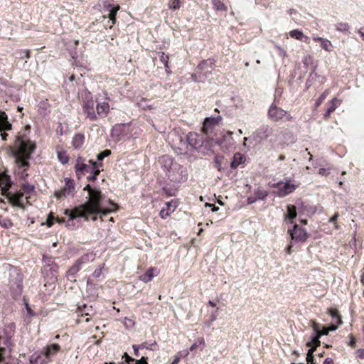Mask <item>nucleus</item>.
<instances>
[{"label":"nucleus","mask_w":364,"mask_h":364,"mask_svg":"<svg viewBox=\"0 0 364 364\" xmlns=\"http://www.w3.org/2000/svg\"><path fill=\"white\" fill-rule=\"evenodd\" d=\"M84 190L88 193V196L86 197L87 200L85 203L72 210L70 214L71 220L78 217L88 220L89 215H107L115 210L116 205L109 200H105L99 188H92L90 185H87Z\"/></svg>","instance_id":"obj_1"},{"label":"nucleus","mask_w":364,"mask_h":364,"mask_svg":"<svg viewBox=\"0 0 364 364\" xmlns=\"http://www.w3.org/2000/svg\"><path fill=\"white\" fill-rule=\"evenodd\" d=\"M17 150L15 153L16 163L18 166L17 174L25 179L28 174L26 171L29 166L28 160L36 149V144L29 140L19 139L16 142Z\"/></svg>","instance_id":"obj_2"},{"label":"nucleus","mask_w":364,"mask_h":364,"mask_svg":"<svg viewBox=\"0 0 364 364\" xmlns=\"http://www.w3.org/2000/svg\"><path fill=\"white\" fill-rule=\"evenodd\" d=\"M268 117L274 122H278L283 119H285L286 121L292 120V117L287 111L278 107L274 104H272L269 108Z\"/></svg>","instance_id":"obj_3"},{"label":"nucleus","mask_w":364,"mask_h":364,"mask_svg":"<svg viewBox=\"0 0 364 364\" xmlns=\"http://www.w3.org/2000/svg\"><path fill=\"white\" fill-rule=\"evenodd\" d=\"M213 65L214 61L212 59L205 60L201 62L198 66V70L200 72H198V74L192 75L193 80L195 82L203 81L202 74L203 76L206 77V75L210 73L213 70Z\"/></svg>","instance_id":"obj_4"},{"label":"nucleus","mask_w":364,"mask_h":364,"mask_svg":"<svg viewBox=\"0 0 364 364\" xmlns=\"http://www.w3.org/2000/svg\"><path fill=\"white\" fill-rule=\"evenodd\" d=\"M171 181L181 183L188 179V173L186 168L180 164H175L173 166L171 172L167 174Z\"/></svg>","instance_id":"obj_5"},{"label":"nucleus","mask_w":364,"mask_h":364,"mask_svg":"<svg viewBox=\"0 0 364 364\" xmlns=\"http://www.w3.org/2000/svg\"><path fill=\"white\" fill-rule=\"evenodd\" d=\"M272 186L277 188V190L274 191V193L280 198H283L293 193L297 188V186L291 183L290 181L285 183L278 182L274 183Z\"/></svg>","instance_id":"obj_6"},{"label":"nucleus","mask_w":364,"mask_h":364,"mask_svg":"<svg viewBox=\"0 0 364 364\" xmlns=\"http://www.w3.org/2000/svg\"><path fill=\"white\" fill-rule=\"evenodd\" d=\"M288 232L291 239L296 242H305L308 237L306 230L300 228L297 224H294L292 228H289Z\"/></svg>","instance_id":"obj_7"},{"label":"nucleus","mask_w":364,"mask_h":364,"mask_svg":"<svg viewBox=\"0 0 364 364\" xmlns=\"http://www.w3.org/2000/svg\"><path fill=\"white\" fill-rule=\"evenodd\" d=\"M215 143L218 144L223 150H230L234 145V139L232 132H228L223 134L220 139L215 140Z\"/></svg>","instance_id":"obj_8"},{"label":"nucleus","mask_w":364,"mask_h":364,"mask_svg":"<svg viewBox=\"0 0 364 364\" xmlns=\"http://www.w3.org/2000/svg\"><path fill=\"white\" fill-rule=\"evenodd\" d=\"M86 101H84L83 103V110L87 117L90 120H95L97 118V115L95 114V102L92 100V96L90 92L87 94Z\"/></svg>","instance_id":"obj_9"},{"label":"nucleus","mask_w":364,"mask_h":364,"mask_svg":"<svg viewBox=\"0 0 364 364\" xmlns=\"http://www.w3.org/2000/svg\"><path fill=\"white\" fill-rule=\"evenodd\" d=\"M75 193V182L73 180L65 178V185L63 189L56 191L55 195L58 198L73 196Z\"/></svg>","instance_id":"obj_10"},{"label":"nucleus","mask_w":364,"mask_h":364,"mask_svg":"<svg viewBox=\"0 0 364 364\" xmlns=\"http://www.w3.org/2000/svg\"><path fill=\"white\" fill-rule=\"evenodd\" d=\"M311 327L314 332H318V334H319L320 337L321 336L328 335L330 331H335L337 328V326L333 325L326 327L317 323L315 321L311 322Z\"/></svg>","instance_id":"obj_11"},{"label":"nucleus","mask_w":364,"mask_h":364,"mask_svg":"<svg viewBox=\"0 0 364 364\" xmlns=\"http://www.w3.org/2000/svg\"><path fill=\"white\" fill-rule=\"evenodd\" d=\"M159 162L163 168V170L166 173V175L171 172L173 166V159L167 155L162 156L160 157Z\"/></svg>","instance_id":"obj_12"},{"label":"nucleus","mask_w":364,"mask_h":364,"mask_svg":"<svg viewBox=\"0 0 364 364\" xmlns=\"http://www.w3.org/2000/svg\"><path fill=\"white\" fill-rule=\"evenodd\" d=\"M11 186L10 176L5 173H0V188L4 195H6Z\"/></svg>","instance_id":"obj_13"},{"label":"nucleus","mask_w":364,"mask_h":364,"mask_svg":"<svg viewBox=\"0 0 364 364\" xmlns=\"http://www.w3.org/2000/svg\"><path fill=\"white\" fill-rule=\"evenodd\" d=\"M6 196H7L9 202L12 203L13 205L19 208L23 207V203L22 201L23 197V193L18 192L14 194H10L9 193H8Z\"/></svg>","instance_id":"obj_14"},{"label":"nucleus","mask_w":364,"mask_h":364,"mask_svg":"<svg viewBox=\"0 0 364 364\" xmlns=\"http://www.w3.org/2000/svg\"><path fill=\"white\" fill-rule=\"evenodd\" d=\"M159 274V271L156 267L149 268L144 274H141L139 277V279L144 282L147 283L151 282L154 277H156Z\"/></svg>","instance_id":"obj_15"},{"label":"nucleus","mask_w":364,"mask_h":364,"mask_svg":"<svg viewBox=\"0 0 364 364\" xmlns=\"http://www.w3.org/2000/svg\"><path fill=\"white\" fill-rule=\"evenodd\" d=\"M297 215L296 207L293 205H288L287 206V213L284 215V220L288 224H295L294 220Z\"/></svg>","instance_id":"obj_16"},{"label":"nucleus","mask_w":364,"mask_h":364,"mask_svg":"<svg viewBox=\"0 0 364 364\" xmlns=\"http://www.w3.org/2000/svg\"><path fill=\"white\" fill-rule=\"evenodd\" d=\"M48 361L44 350L41 353L33 354L30 358L31 364H46Z\"/></svg>","instance_id":"obj_17"},{"label":"nucleus","mask_w":364,"mask_h":364,"mask_svg":"<svg viewBox=\"0 0 364 364\" xmlns=\"http://www.w3.org/2000/svg\"><path fill=\"white\" fill-rule=\"evenodd\" d=\"M187 141L193 149L200 147L202 144L199 135L194 132H190L187 135Z\"/></svg>","instance_id":"obj_18"},{"label":"nucleus","mask_w":364,"mask_h":364,"mask_svg":"<svg viewBox=\"0 0 364 364\" xmlns=\"http://www.w3.org/2000/svg\"><path fill=\"white\" fill-rule=\"evenodd\" d=\"M289 36L292 38L303 41L306 43H309L310 42L309 37L304 35L303 32L299 29H294L289 31Z\"/></svg>","instance_id":"obj_19"},{"label":"nucleus","mask_w":364,"mask_h":364,"mask_svg":"<svg viewBox=\"0 0 364 364\" xmlns=\"http://www.w3.org/2000/svg\"><path fill=\"white\" fill-rule=\"evenodd\" d=\"M109 103L106 101L98 102L96 106L97 113L101 117H105L109 111Z\"/></svg>","instance_id":"obj_20"},{"label":"nucleus","mask_w":364,"mask_h":364,"mask_svg":"<svg viewBox=\"0 0 364 364\" xmlns=\"http://www.w3.org/2000/svg\"><path fill=\"white\" fill-rule=\"evenodd\" d=\"M271 133L272 129L267 124H262L255 132L257 136L262 139L268 138Z\"/></svg>","instance_id":"obj_21"},{"label":"nucleus","mask_w":364,"mask_h":364,"mask_svg":"<svg viewBox=\"0 0 364 364\" xmlns=\"http://www.w3.org/2000/svg\"><path fill=\"white\" fill-rule=\"evenodd\" d=\"M81 264L77 261L67 272V278L70 281H75V275L81 269Z\"/></svg>","instance_id":"obj_22"},{"label":"nucleus","mask_w":364,"mask_h":364,"mask_svg":"<svg viewBox=\"0 0 364 364\" xmlns=\"http://www.w3.org/2000/svg\"><path fill=\"white\" fill-rule=\"evenodd\" d=\"M60 349V347L58 344H51L49 346H47L44 348V352L48 359L50 360V358L55 355Z\"/></svg>","instance_id":"obj_23"},{"label":"nucleus","mask_w":364,"mask_h":364,"mask_svg":"<svg viewBox=\"0 0 364 364\" xmlns=\"http://www.w3.org/2000/svg\"><path fill=\"white\" fill-rule=\"evenodd\" d=\"M11 124L7 121V116L4 112L0 113V131L9 130Z\"/></svg>","instance_id":"obj_24"},{"label":"nucleus","mask_w":364,"mask_h":364,"mask_svg":"<svg viewBox=\"0 0 364 364\" xmlns=\"http://www.w3.org/2000/svg\"><path fill=\"white\" fill-rule=\"evenodd\" d=\"M85 136L82 134H77L74 136L72 144L75 149H79L83 144Z\"/></svg>","instance_id":"obj_25"},{"label":"nucleus","mask_w":364,"mask_h":364,"mask_svg":"<svg viewBox=\"0 0 364 364\" xmlns=\"http://www.w3.org/2000/svg\"><path fill=\"white\" fill-rule=\"evenodd\" d=\"M217 123H218V120L213 117L206 118L204 122V124H203V132L207 133L208 132V129L212 128Z\"/></svg>","instance_id":"obj_26"},{"label":"nucleus","mask_w":364,"mask_h":364,"mask_svg":"<svg viewBox=\"0 0 364 364\" xmlns=\"http://www.w3.org/2000/svg\"><path fill=\"white\" fill-rule=\"evenodd\" d=\"M244 157L240 153H236L234 154L232 161L231 162V168H236L240 164L243 162Z\"/></svg>","instance_id":"obj_27"},{"label":"nucleus","mask_w":364,"mask_h":364,"mask_svg":"<svg viewBox=\"0 0 364 364\" xmlns=\"http://www.w3.org/2000/svg\"><path fill=\"white\" fill-rule=\"evenodd\" d=\"M89 164H86V169H83V173H92L96 169H100V166H102L101 164H97L95 161H93L92 160L89 161Z\"/></svg>","instance_id":"obj_28"},{"label":"nucleus","mask_w":364,"mask_h":364,"mask_svg":"<svg viewBox=\"0 0 364 364\" xmlns=\"http://www.w3.org/2000/svg\"><path fill=\"white\" fill-rule=\"evenodd\" d=\"M341 103V101L338 98H333L331 102V106L327 109L325 114V117H328L331 112H333L337 107Z\"/></svg>","instance_id":"obj_29"},{"label":"nucleus","mask_w":364,"mask_h":364,"mask_svg":"<svg viewBox=\"0 0 364 364\" xmlns=\"http://www.w3.org/2000/svg\"><path fill=\"white\" fill-rule=\"evenodd\" d=\"M319 338L320 336L319 334H318V332H314L313 335L311 336V341L307 343V346L311 347H315V348H316L321 344Z\"/></svg>","instance_id":"obj_30"},{"label":"nucleus","mask_w":364,"mask_h":364,"mask_svg":"<svg viewBox=\"0 0 364 364\" xmlns=\"http://www.w3.org/2000/svg\"><path fill=\"white\" fill-rule=\"evenodd\" d=\"M83 169H86V164L82 158L79 157L76 159L75 171L79 174V173H83Z\"/></svg>","instance_id":"obj_31"},{"label":"nucleus","mask_w":364,"mask_h":364,"mask_svg":"<svg viewBox=\"0 0 364 364\" xmlns=\"http://www.w3.org/2000/svg\"><path fill=\"white\" fill-rule=\"evenodd\" d=\"M95 259V255L93 253H86L81 256L77 261L81 264L93 261Z\"/></svg>","instance_id":"obj_32"},{"label":"nucleus","mask_w":364,"mask_h":364,"mask_svg":"<svg viewBox=\"0 0 364 364\" xmlns=\"http://www.w3.org/2000/svg\"><path fill=\"white\" fill-rule=\"evenodd\" d=\"M321 47L325 50L327 52L332 51V43L330 41H328L326 38H324L323 40H321V42L320 43Z\"/></svg>","instance_id":"obj_33"},{"label":"nucleus","mask_w":364,"mask_h":364,"mask_svg":"<svg viewBox=\"0 0 364 364\" xmlns=\"http://www.w3.org/2000/svg\"><path fill=\"white\" fill-rule=\"evenodd\" d=\"M205 346V340L203 338H198L197 341L191 346L190 350L191 351L196 350V348L201 347V350Z\"/></svg>","instance_id":"obj_34"},{"label":"nucleus","mask_w":364,"mask_h":364,"mask_svg":"<svg viewBox=\"0 0 364 364\" xmlns=\"http://www.w3.org/2000/svg\"><path fill=\"white\" fill-rule=\"evenodd\" d=\"M268 196V193L262 188H257L255 191V198L257 200H264Z\"/></svg>","instance_id":"obj_35"},{"label":"nucleus","mask_w":364,"mask_h":364,"mask_svg":"<svg viewBox=\"0 0 364 364\" xmlns=\"http://www.w3.org/2000/svg\"><path fill=\"white\" fill-rule=\"evenodd\" d=\"M159 59L161 62L164 65L166 71L167 73L169 72V68H168V56L166 55L164 53H159Z\"/></svg>","instance_id":"obj_36"},{"label":"nucleus","mask_w":364,"mask_h":364,"mask_svg":"<svg viewBox=\"0 0 364 364\" xmlns=\"http://www.w3.org/2000/svg\"><path fill=\"white\" fill-rule=\"evenodd\" d=\"M214 8L219 10H227V7L220 0H212Z\"/></svg>","instance_id":"obj_37"},{"label":"nucleus","mask_w":364,"mask_h":364,"mask_svg":"<svg viewBox=\"0 0 364 364\" xmlns=\"http://www.w3.org/2000/svg\"><path fill=\"white\" fill-rule=\"evenodd\" d=\"M336 28L338 31L346 32L349 29V26L346 23L340 22L336 25Z\"/></svg>","instance_id":"obj_38"},{"label":"nucleus","mask_w":364,"mask_h":364,"mask_svg":"<svg viewBox=\"0 0 364 364\" xmlns=\"http://www.w3.org/2000/svg\"><path fill=\"white\" fill-rule=\"evenodd\" d=\"M119 9V6L117 5L116 6L113 7L109 11V17L110 20L112 21V23H114V22H115V16Z\"/></svg>","instance_id":"obj_39"},{"label":"nucleus","mask_w":364,"mask_h":364,"mask_svg":"<svg viewBox=\"0 0 364 364\" xmlns=\"http://www.w3.org/2000/svg\"><path fill=\"white\" fill-rule=\"evenodd\" d=\"M111 154V151L109 149H105L103 151L99 153L97 156V161H100L104 159V158L109 156Z\"/></svg>","instance_id":"obj_40"},{"label":"nucleus","mask_w":364,"mask_h":364,"mask_svg":"<svg viewBox=\"0 0 364 364\" xmlns=\"http://www.w3.org/2000/svg\"><path fill=\"white\" fill-rule=\"evenodd\" d=\"M329 94V91L327 90L324 91L318 97L316 102V107H318L321 105V104L323 102V101L326 99L327 95Z\"/></svg>","instance_id":"obj_41"},{"label":"nucleus","mask_w":364,"mask_h":364,"mask_svg":"<svg viewBox=\"0 0 364 364\" xmlns=\"http://www.w3.org/2000/svg\"><path fill=\"white\" fill-rule=\"evenodd\" d=\"M168 6L173 10L178 9L180 7V0H170Z\"/></svg>","instance_id":"obj_42"},{"label":"nucleus","mask_w":364,"mask_h":364,"mask_svg":"<svg viewBox=\"0 0 364 364\" xmlns=\"http://www.w3.org/2000/svg\"><path fill=\"white\" fill-rule=\"evenodd\" d=\"M58 156L59 161L63 164H65L68 163L69 158H68V156L65 153L58 152Z\"/></svg>","instance_id":"obj_43"},{"label":"nucleus","mask_w":364,"mask_h":364,"mask_svg":"<svg viewBox=\"0 0 364 364\" xmlns=\"http://www.w3.org/2000/svg\"><path fill=\"white\" fill-rule=\"evenodd\" d=\"M103 268H104V266H102V267H100L99 268L96 269L92 274V277L96 279L100 278L102 274V269Z\"/></svg>","instance_id":"obj_44"},{"label":"nucleus","mask_w":364,"mask_h":364,"mask_svg":"<svg viewBox=\"0 0 364 364\" xmlns=\"http://www.w3.org/2000/svg\"><path fill=\"white\" fill-rule=\"evenodd\" d=\"M100 170L96 169L94 172L91 173L90 176L87 177V180L89 181H94L96 179L97 176L100 173Z\"/></svg>","instance_id":"obj_45"},{"label":"nucleus","mask_w":364,"mask_h":364,"mask_svg":"<svg viewBox=\"0 0 364 364\" xmlns=\"http://www.w3.org/2000/svg\"><path fill=\"white\" fill-rule=\"evenodd\" d=\"M34 189L33 186L29 185V184H23L22 186V190L26 193H30L33 191Z\"/></svg>","instance_id":"obj_46"},{"label":"nucleus","mask_w":364,"mask_h":364,"mask_svg":"<svg viewBox=\"0 0 364 364\" xmlns=\"http://www.w3.org/2000/svg\"><path fill=\"white\" fill-rule=\"evenodd\" d=\"M339 215L338 213H335L333 216H332L330 219H329V222L330 223H332L334 224V227L336 228V229H338L339 227L338 225V224L336 223V220L338 219Z\"/></svg>","instance_id":"obj_47"},{"label":"nucleus","mask_w":364,"mask_h":364,"mask_svg":"<svg viewBox=\"0 0 364 364\" xmlns=\"http://www.w3.org/2000/svg\"><path fill=\"white\" fill-rule=\"evenodd\" d=\"M330 169H331V168H321L318 170V173L321 176H327L328 174H330Z\"/></svg>","instance_id":"obj_48"},{"label":"nucleus","mask_w":364,"mask_h":364,"mask_svg":"<svg viewBox=\"0 0 364 364\" xmlns=\"http://www.w3.org/2000/svg\"><path fill=\"white\" fill-rule=\"evenodd\" d=\"M330 315L333 318H341L340 316L338 315V312L336 309H330L329 310Z\"/></svg>","instance_id":"obj_49"},{"label":"nucleus","mask_w":364,"mask_h":364,"mask_svg":"<svg viewBox=\"0 0 364 364\" xmlns=\"http://www.w3.org/2000/svg\"><path fill=\"white\" fill-rule=\"evenodd\" d=\"M170 215V212L168 210L162 209L159 215L161 218H166Z\"/></svg>","instance_id":"obj_50"},{"label":"nucleus","mask_w":364,"mask_h":364,"mask_svg":"<svg viewBox=\"0 0 364 364\" xmlns=\"http://www.w3.org/2000/svg\"><path fill=\"white\" fill-rule=\"evenodd\" d=\"M136 364H148L147 357H142L141 359L136 360Z\"/></svg>","instance_id":"obj_51"},{"label":"nucleus","mask_w":364,"mask_h":364,"mask_svg":"<svg viewBox=\"0 0 364 364\" xmlns=\"http://www.w3.org/2000/svg\"><path fill=\"white\" fill-rule=\"evenodd\" d=\"M1 225L6 227V228H8L9 225H11V223L10 221V220L9 219H4L1 223Z\"/></svg>","instance_id":"obj_52"},{"label":"nucleus","mask_w":364,"mask_h":364,"mask_svg":"<svg viewBox=\"0 0 364 364\" xmlns=\"http://www.w3.org/2000/svg\"><path fill=\"white\" fill-rule=\"evenodd\" d=\"M26 310L28 311V315L29 316H35V314L33 313L32 309L29 307V306H28V304L27 303H26Z\"/></svg>","instance_id":"obj_53"},{"label":"nucleus","mask_w":364,"mask_h":364,"mask_svg":"<svg viewBox=\"0 0 364 364\" xmlns=\"http://www.w3.org/2000/svg\"><path fill=\"white\" fill-rule=\"evenodd\" d=\"M121 129L122 126L120 125L114 127V129H112V135L114 136L115 134H117L118 132L121 131Z\"/></svg>","instance_id":"obj_54"},{"label":"nucleus","mask_w":364,"mask_h":364,"mask_svg":"<svg viewBox=\"0 0 364 364\" xmlns=\"http://www.w3.org/2000/svg\"><path fill=\"white\" fill-rule=\"evenodd\" d=\"M357 355L360 358H364V350L363 349H359L357 351Z\"/></svg>","instance_id":"obj_55"},{"label":"nucleus","mask_w":364,"mask_h":364,"mask_svg":"<svg viewBox=\"0 0 364 364\" xmlns=\"http://www.w3.org/2000/svg\"><path fill=\"white\" fill-rule=\"evenodd\" d=\"M21 53H23L24 55V57L26 58H30V51L28 50H23L20 51Z\"/></svg>","instance_id":"obj_56"},{"label":"nucleus","mask_w":364,"mask_h":364,"mask_svg":"<svg viewBox=\"0 0 364 364\" xmlns=\"http://www.w3.org/2000/svg\"><path fill=\"white\" fill-rule=\"evenodd\" d=\"M315 350H316L315 347H311V348L308 350L307 356L311 358V355H313Z\"/></svg>","instance_id":"obj_57"},{"label":"nucleus","mask_w":364,"mask_h":364,"mask_svg":"<svg viewBox=\"0 0 364 364\" xmlns=\"http://www.w3.org/2000/svg\"><path fill=\"white\" fill-rule=\"evenodd\" d=\"M277 48H278V50L279 51V55L281 56L284 57L286 55V51L282 47H280V46H277Z\"/></svg>","instance_id":"obj_58"},{"label":"nucleus","mask_w":364,"mask_h":364,"mask_svg":"<svg viewBox=\"0 0 364 364\" xmlns=\"http://www.w3.org/2000/svg\"><path fill=\"white\" fill-rule=\"evenodd\" d=\"M132 348H133L134 351V355L136 356H139V347L138 346H136V345H133Z\"/></svg>","instance_id":"obj_59"},{"label":"nucleus","mask_w":364,"mask_h":364,"mask_svg":"<svg viewBox=\"0 0 364 364\" xmlns=\"http://www.w3.org/2000/svg\"><path fill=\"white\" fill-rule=\"evenodd\" d=\"M257 200L255 197H248L247 198V203L248 204H252L254 203Z\"/></svg>","instance_id":"obj_60"},{"label":"nucleus","mask_w":364,"mask_h":364,"mask_svg":"<svg viewBox=\"0 0 364 364\" xmlns=\"http://www.w3.org/2000/svg\"><path fill=\"white\" fill-rule=\"evenodd\" d=\"M323 364H333V360L331 358H327L324 360Z\"/></svg>","instance_id":"obj_61"},{"label":"nucleus","mask_w":364,"mask_h":364,"mask_svg":"<svg viewBox=\"0 0 364 364\" xmlns=\"http://www.w3.org/2000/svg\"><path fill=\"white\" fill-rule=\"evenodd\" d=\"M123 358H124L126 359V361L127 363L130 362V361H132L133 359L132 358H130L129 356V355L127 353H124V355H123Z\"/></svg>","instance_id":"obj_62"},{"label":"nucleus","mask_w":364,"mask_h":364,"mask_svg":"<svg viewBox=\"0 0 364 364\" xmlns=\"http://www.w3.org/2000/svg\"><path fill=\"white\" fill-rule=\"evenodd\" d=\"M312 38H313V40L314 41H318V42H320V43L321 42V40L324 39L323 38H321V37L318 36L317 35L313 36Z\"/></svg>","instance_id":"obj_63"},{"label":"nucleus","mask_w":364,"mask_h":364,"mask_svg":"<svg viewBox=\"0 0 364 364\" xmlns=\"http://www.w3.org/2000/svg\"><path fill=\"white\" fill-rule=\"evenodd\" d=\"M355 344V340L352 336H350V341L349 342V346H350L351 347H354Z\"/></svg>","instance_id":"obj_64"}]
</instances>
